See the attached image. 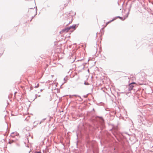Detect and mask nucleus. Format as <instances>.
<instances>
[{
  "mask_svg": "<svg viewBox=\"0 0 153 153\" xmlns=\"http://www.w3.org/2000/svg\"><path fill=\"white\" fill-rule=\"evenodd\" d=\"M88 94L86 95H84L83 97L84 98H87L88 97Z\"/></svg>",
  "mask_w": 153,
  "mask_h": 153,
  "instance_id": "nucleus-13",
  "label": "nucleus"
},
{
  "mask_svg": "<svg viewBox=\"0 0 153 153\" xmlns=\"http://www.w3.org/2000/svg\"><path fill=\"white\" fill-rule=\"evenodd\" d=\"M117 18H119V19H120L122 20H124L126 19V17H125L124 16V19H123L122 17H121L120 16H118L117 17H115L111 21H113V20H115Z\"/></svg>",
  "mask_w": 153,
  "mask_h": 153,
  "instance_id": "nucleus-3",
  "label": "nucleus"
},
{
  "mask_svg": "<svg viewBox=\"0 0 153 153\" xmlns=\"http://www.w3.org/2000/svg\"><path fill=\"white\" fill-rule=\"evenodd\" d=\"M14 132H13L11 134V136L12 137H14V136H15V135H13L14 134Z\"/></svg>",
  "mask_w": 153,
  "mask_h": 153,
  "instance_id": "nucleus-10",
  "label": "nucleus"
},
{
  "mask_svg": "<svg viewBox=\"0 0 153 153\" xmlns=\"http://www.w3.org/2000/svg\"><path fill=\"white\" fill-rule=\"evenodd\" d=\"M42 89L40 90L41 91H42Z\"/></svg>",
  "mask_w": 153,
  "mask_h": 153,
  "instance_id": "nucleus-27",
  "label": "nucleus"
},
{
  "mask_svg": "<svg viewBox=\"0 0 153 153\" xmlns=\"http://www.w3.org/2000/svg\"><path fill=\"white\" fill-rule=\"evenodd\" d=\"M144 125L148 127H150L152 124V122L150 121L148 122V121L146 123H144Z\"/></svg>",
  "mask_w": 153,
  "mask_h": 153,
  "instance_id": "nucleus-6",
  "label": "nucleus"
},
{
  "mask_svg": "<svg viewBox=\"0 0 153 153\" xmlns=\"http://www.w3.org/2000/svg\"><path fill=\"white\" fill-rule=\"evenodd\" d=\"M13 142V140H12V142H11V141H9V144H11V143H12V142Z\"/></svg>",
  "mask_w": 153,
  "mask_h": 153,
  "instance_id": "nucleus-18",
  "label": "nucleus"
},
{
  "mask_svg": "<svg viewBox=\"0 0 153 153\" xmlns=\"http://www.w3.org/2000/svg\"><path fill=\"white\" fill-rule=\"evenodd\" d=\"M111 22V21H110L108 22V23H110V22Z\"/></svg>",
  "mask_w": 153,
  "mask_h": 153,
  "instance_id": "nucleus-20",
  "label": "nucleus"
},
{
  "mask_svg": "<svg viewBox=\"0 0 153 153\" xmlns=\"http://www.w3.org/2000/svg\"><path fill=\"white\" fill-rule=\"evenodd\" d=\"M74 60H73V61L72 62H72H74Z\"/></svg>",
  "mask_w": 153,
  "mask_h": 153,
  "instance_id": "nucleus-24",
  "label": "nucleus"
},
{
  "mask_svg": "<svg viewBox=\"0 0 153 153\" xmlns=\"http://www.w3.org/2000/svg\"><path fill=\"white\" fill-rule=\"evenodd\" d=\"M46 119V118H44V119H43L40 122V123H41V122H42V121H44Z\"/></svg>",
  "mask_w": 153,
  "mask_h": 153,
  "instance_id": "nucleus-16",
  "label": "nucleus"
},
{
  "mask_svg": "<svg viewBox=\"0 0 153 153\" xmlns=\"http://www.w3.org/2000/svg\"><path fill=\"white\" fill-rule=\"evenodd\" d=\"M76 25L74 24L73 25L69 27V28L70 30H71V29H74V30H75L76 29Z\"/></svg>",
  "mask_w": 153,
  "mask_h": 153,
  "instance_id": "nucleus-5",
  "label": "nucleus"
},
{
  "mask_svg": "<svg viewBox=\"0 0 153 153\" xmlns=\"http://www.w3.org/2000/svg\"><path fill=\"white\" fill-rule=\"evenodd\" d=\"M129 11H128V12L127 13V16H124V17H126V18H127V17H128V15L129 13Z\"/></svg>",
  "mask_w": 153,
  "mask_h": 153,
  "instance_id": "nucleus-9",
  "label": "nucleus"
},
{
  "mask_svg": "<svg viewBox=\"0 0 153 153\" xmlns=\"http://www.w3.org/2000/svg\"><path fill=\"white\" fill-rule=\"evenodd\" d=\"M86 63H82V65H83V68H84L85 67V65L86 64Z\"/></svg>",
  "mask_w": 153,
  "mask_h": 153,
  "instance_id": "nucleus-11",
  "label": "nucleus"
},
{
  "mask_svg": "<svg viewBox=\"0 0 153 153\" xmlns=\"http://www.w3.org/2000/svg\"><path fill=\"white\" fill-rule=\"evenodd\" d=\"M35 96V99H36V98H37V94H36Z\"/></svg>",
  "mask_w": 153,
  "mask_h": 153,
  "instance_id": "nucleus-19",
  "label": "nucleus"
},
{
  "mask_svg": "<svg viewBox=\"0 0 153 153\" xmlns=\"http://www.w3.org/2000/svg\"><path fill=\"white\" fill-rule=\"evenodd\" d=\"M71 22H72V21H71V22H70L69 23H71Z\"/></svg>",
  "mask_w": 153,
  "mask_h": 153,
  "instance_id": "nucleus-25",
  "label": "nucleus"
},
{
  "mask_svg": "<svg viewBox=\"0 0 153 153\" xmlns=\"http://www.w3.org/2000/svg\"><path fill=\"white\" fill-rule=\"evenodd\" d=\"M33 87L32 86H31L30 87V91L31 90H32L33 89Z\"/></svg>",
  "mask_w": 153,
  "mask_h": 153,
  "instance_id": "nucleus-14",
  "label": "nucleus"
},
{
  "mask_svg": "<svg viewBox=\"0 0 153 153\" xmlns=\"http://www.w3.org/2000/svg\"><path fill=\"white\" fill-rule=\"evenodd\" d=\"M94 108H93V111H94Z\"/></svg>",
  "mask_w": 153,
  "mask_h": 153,
  "instance_id": "nucleus-26",
  "label": "nucleus"
},
{
  "mask_svg": "<svg viewBox=\"0 0 153 153\" xmlns=\"http://www.w3.org/2000/svg\"><path fill=\"white\" fill-rule=\"evenodd\" d=\"M73 96H76V97L77 96V97H79L80 98V99L81 100V101L82 100V99L81 98V97L80 96L77 95H73Z\"/></svg>",
  "mask_w": 153,
  "mask_h": 153,
  "instance_id": "nucleus-8",
  "label": "nucleus"
},
{
  "mask_svg": "<svg viewBox=\"0 0 153 153\" xmlns=\"http://www.w3.org/2000/svg\"><path fill=\"white\" fill-rule=\"evenodd\" d=\"M70 30L68 27H65V28L62 29V31H61V32H68L69 30Z\"/></svg>",
  "mask_w": 153,
  "mask_h": 153,
  "instance_id": "nucleus-4",
  "label": "nucleus"
},
{
  "mask_svg": "<svg viewBox=\"0 0 153 153\" xmlns=\"http://www.w3.org/2000/svg\"><path fill=\"white\" fill-rule=\"evenodd\" d=\"M134 85H136V83L135 82H133L129 84L128 91H130L133 89V88L134 86Z\"/></svg>",
  "mask_w": 153,
  "mask_h": 153,
  "instance_id": "nucleus-2",
  "label": "nucleus"
},
{
  "mask_svg": "<svg viewBox=\"0 0 153 153\" xmlns=\"http://www.w3.org/2000/svg\"><path fill=\"white\" fill-rule=\"evenodd\" d=\"M43 153H45L44 151V150L43 151ZM45 153H47V152H45Z\"/></svg>",
  "mask_w": 153,
  "mask_h": 153,
  "instance_id": "nucleus-21",
  "label": "nucleus"
},
{
  "mask_svg": "<svg viewBox=\"0 0 153 153\" xmlns=\"http://www.w3.org/2000/svg\"><path fill=\"white\" fill-rule=\"evenodd\" d=\"M39 85V83L37 84V85L34 87V88H37L38 87Z\"/></svg>",
  "mask_w": 153,
  "mask_h": 153,
  "instance_id": "nucleus-15",
  "label": "nucleus"
},
{
  "mask_svg": "<svg viewBox=\"0 0 153 153\" xmlns=\"http://www.w3.org/2000/svg\"><path fill=\"white\" fill-rule=\"evenodd\" d=\"M64 80L65 81H66V79H65V78H64Z\"/></svg>",
  "mask_w": 153,
  "mask_h": 153,
  "instance_id": "nucleus-22",
  "label": "nucleus"
},
{
  "mask_svg": "<svg viewBox=\"0 0 153 153\" xmlns=\"http://www.w3.org/2000/svg\"><path fill=\"white\" fill-rule=\"evenodd\" d=\"M34 153H41V152H37L36 151Z\"/></svg>",
  "mask_w": 153,
  "mask_h": 153,
  "instance_id": "nucleus-17",
  "label": "nucleus"
},
{
  "mask_svg": "<svg viewBox=\"0 0 153 153\" xmlns=\"http://www.w3.org/2000/svg\"><path fill=\"white\" fill-rule=\"evenodd\" d=\"M95 118L97 119V118H99L100 119V123L102 126V128H104L105 126V121L104 119L101 116H96L95 117Z\"/></svg>",
  "mask_w": 153,
  "mask_h": 153,
  "instance_id": "nucleus-1",
  "label": "nucleus"
},
{
  "mask_svg": "<svg viewBox=\"0 0 153 153\" xmlns=\"http://www.w3.org/2000/svg\"><path fill=\"white\" fill-rule=\"evenodd\" d=\"M37 96H38V97H40V95H37Z\"/></svg>",
  "mask_w": 153,
  "mask_h": 153,
  "instance_id": "nucleus-23",
  "label": "nucleus"
},
{
  "mask_svg": "<svg viewBox=\"0 0 153 153\" xmlns=\"http://www.w3.org/2000/svg\"><path fill=\"white\" fill-rule=\"evenodd\" d=\"M132 7V4H129V7L128 8V10H129V12H130L131 10V9Z\"/></svg>",
  "mask_w": 153,
  "mask_h": 153,
  "instance_id": "nucleus-7",
  "label": "nucleus"
},
{
  "mask_svg": "<svg viewBox=\"0 0 153 153\" xmlns=\"http://www.w3.org/2000/svg\"><path fill=\"white\" fill-rule=\"evenodd\" d=\"M84 84L85 85H89V83H88V82H86V81H85L84 82Z\"/></svg>",
  "mask_w": 153,
  "mask_h": 153,
  "instance_id": "nucleus-12",
  "label": "nucleus"
}]
</instances>
